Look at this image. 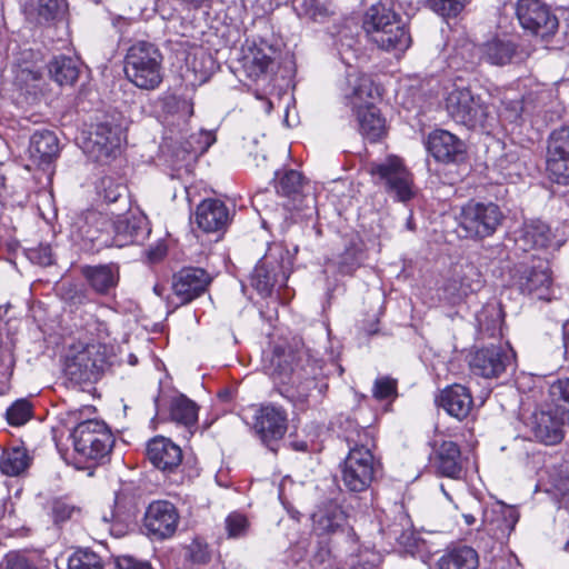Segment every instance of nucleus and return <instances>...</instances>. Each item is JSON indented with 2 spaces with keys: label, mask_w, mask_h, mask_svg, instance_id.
Segmentation results:
<instances>
[{
  "label": "nucleus",
  "mask_w": 569,
  "mask_h": 569,
  "mask_svg": "<svg viewBox=\"0 0 569 569\" xmlns=\"http://www.w3.org/2000/svg\"><path fill=\"white\" fill-rule=\"evenodd\" d=\"M358 120L361 134L368 141H379L386 134V120L371 102H366L363 107L358 106Z\"/></svg>",
  "instance_id": "28"
},
{
  "label": "nucleus",
  "mask_w": 569,
  "mask_h": 569,
  "mask_svg": "<svg viewBox=\"0 0 569 569\" xmlns=\"http://www.w3.org/2000/svg\"><path fill=\"white\" fill-rule=\"evenodd\" d=\"M171 419L188 429L193 427L198 420V406L183 395L172 399L170 405Z\"/></svg>",
  "instance_id": "35"
},
{
  "label": "nucleus",
  "mask_w": 569,
  "mask_h": 569,
  "mask_svg": "<svg viewBox=\"0 0 569 569\" xmlns=\"http://www.w3.org/2000/svg\"><path fill=\"white\" fill-rule=\"evenodd\" d=\"M369 172L383 180L388 193L400 202L411 200L417 193L412 173L397 156H389L383 162L371 164Z\"/></svg>",
  "instance_id": "9"
},
{
  "label": "nucleus",
  "mask_w": 569,
  "mask_h": 569,
  "mask_svg": "<svg viewBox=\"0 0 569 569\" xmlns=\"http://www.w3.org/2000/svg\"><path fill=\"white\" fill-rule=\"evenodd\" d=\"M293 8L299 16L315 21L325 19L331 12L328 0H295Z\"/></svg>",
  "instance_id": "39"
},
{
  "label": "nucleus",
  "mask_w": 569,
  "mask_h": 569,
  "mask_svg": "<svg viewBox=\"0 0 569 569\" xmlns=\"http://www.w3.org/2000/svg\"><path fill=\"white\" fill-rule=\"evenodd\" d=\"M280 254L270 250L256 264L250 284L261 295L269 296L274 286H284L288 279L287 270L280 261Z\"/></svg>",
  "instance_id": "14"
},
{
  "label": "nucleus",
  "mask_w": 569,
  "mask_h": 569,
  "mask_svg": "<svg viewBox=\"0 0 569 569\" xmlns=\"http://www.w3.org/2000/svg\"><path fill=\"white\" fill-rule=\"evenodd\" d=\"M303 362L306 359L301 352L276 349L267 372L274 382L287 386L286 392L296 389L297 396L305 399L315 386V381Z\"/></svg>",
  "instance_id": "4"
},
{
  "label": "nucleus",
  "mask_w": 569,
  "mask_h": 569,
  "mask_svg": "<svg viewBox=\"0 0 569 569\" xmlns=\"http://www.w3.org/2000/svg\"><path fill=\"white\" fill-rule=\"evenodd\" d=\"M437 403L446 410L449 416L458 420H463L473 408V398L467 387L455 383L440 392L437 398Z\"/></svg>",
  "instance_id": "23"
},
{
  "label": "nucleus",
  "mask_w": 569,
  "mask_h": 569,
  "mask_svg": "<svg viewBox=\"0 0 569 569\" xmlns=\"http://www.w3.org/2000/svg\"><path fill=\"white\" fill-rule=\"evenodd\" d=\"M273 53L274 51L269 46L248 47L243 56V68L248 76L252 79H257L264 74L273 63Z\"/></svg>",
  "instance_id": "33"
},
{
  "label": "nucleus",
  "mask_w": 569,
  "mask_h": 569,
  "mask_svg": "<svg viewBox=\"0 0 569 569\" xmlns=\"http://www.w3.org/2000/svg\"><path fill=\"white\" fill-rule=\"evenodd\" d=\"M41 250L43 251V257L41 258L40 262L42 264H51L52 263V257H51L50 248L49 247H43Z\"/></svg>",
  "instance_id": "64"
},
{
  "label": "nucleus",
  "mask_w": 569,
  "mask_h": 569,
  "mask_svg": "<svg viewBox=\"0 0 569 569\" xmlns=\"http://www.w3.org/2000/svg\"><path fill=\"white\" fill-rule=\"evenodd\" d=\"M503 106H505L506 117L510 121L518 120L523 111V104H522L521 100H511L508 102L503 101Z\"/></svg>",
  "instance_id": "61"
},
{
  "label": "nucleus",
  "mask_w": 569,
  "mask_h": 569,
  "mask_svg": "<svg viewBox=\"0 0 569 569\" xmlns=\"http://www.w3.org/2000/svg\"><path fill=\"white\" fill-rule=\"evenodd\" d=\"M352 452H353V449L351 448L349 450V455H348L347 459L341 465L342 480H343L346 487L350 491L356 490V469L353 468V465H352V459H351Z\"/></svg>",
  "instance_id": "58"
},
{
  "label": "nucleus",
  "mask_w": 569,
  "mask_h": 569,
  "mask_svg": "<svg viewBox=\"0 0 569 569\" xmlns=\"http://www.w3.org/2000/svg\"><path fill=\"white\" fill-rule=\"evenodd\" d=\"M516 16L520 26L532 36L547 40L558 30V19L540 0H518Z\"/></svg>",
  "instance_id": "10"
},
{
  "label": "nucleus",
  "mask_w": 569,
  "mask_h": 569,
  "mask_svg": "<svg viewBox=\"0 0 569 569\" xmlns=\"http://www.w3.org/2000/svg\"><path fill=\"white\" fill-rule=\"evenodd\" d=\"M513 359L515 352L508 345H491L475 350L470 356L469 366L476 376L497 379L512 365Z\"/></svg>",
  "instance_id": "11"
},
{
  "label": "nucleus",
  "mask_w": 569,
  "mask_h": 569,
  "mask_svg": "<svg viewBox=\"0 0 569 569\" xmlns=\"http://www.w3.org/2000/svg\"><path fill=\"white\" fill-rule=\"evenodd\" d=\"M519 520L518 511L510 506L497 502L483 511L482 526L490 533H510Z\"/></svg>",
  "instance_id": "25"
},
{
  "label": "nucleus",
  "mask_w": 569,
  "mask_h": 569,
  "mask_svg": "<svg viewBox=\"0 0 569 569\" xmlns=\"http://www.w3.org/2000/svg\"><path fill=\"white\" fill-rule=\"evenodd\" d=\"M549 396L553 402L552 409L569 411V379H558L549 388Z\"/></svg>",
  "instance_id": "45"
},
{
  "label": "nucleus",
  "mask_w": 569,
  "mask_h": 569,
  "mask_svg": "<svg viewBox=\"0 0 569 569\" xmlns=\"http://www.w3.org/2000/svg\"><path fill=\"white\" fill-rule=\"evenodd\" d=\"M516 54V44L509 39L495 38L481 47V59L493 66L510 63Z\"/></svg>",
  "instance_id": "32"
},
{
  "label": "nucleus",
  "mask_w": 569,
  "mask_h": 569,
  "mask_svg": "<svg viewBox=\"0 0 569 569\" xmlns=\"http://www.w3.org/2000/svg\"><path fill=\"white\" fill-rule=\"evenodd\" d=\"M375 448L373 440L371 439L370 447H358V483L361 485V490L367 489L382 475V465L372 451Z\"/></svg>",
  "instance_id": "29"
},
{
  "label": "nucleus",
  "mask_w": 569,
  "mask_h": 569,
  "mask_svg": "<svg viewBox=\"0 0 569 569\" xmlns=\"http://www.w3.org/2000/svg\"><path fill=\"white\" fill-rule=\"evenodd\" d=\"M278 182L277 192L282 196H291L300 191L302 186V176L293 169L284 170L276 173Z\"/></svg>",
  "instance_id": "43"
},
{
  "label": "nucleus",
  "mask_w": 569,
  "mask_h": 569,
  "mask_svg": "<svg viewBox=\"0 0 569 569\" xmlns=\"http://www.w3.org/2000/svg\"><path fill=\"white\" fill-rule=\"evenodd\" d=\"M547 171L556 183L569 184V157L547 156Z\"/></svg>",
  "instance_id": "42"
},
{
  "label": "nucleus",
  "mask_w": 569,
  "mask_h": 569,
  "mask_svg": "<svg viewBox=\"0 0 569 569\" xmlns=\"http://www.w3.org/2000/svg\"><path fill=\"white\" fill-rule=\"evenodd\" d=\"M61 296L64 301L73 306L83 305L87 301V292L84 289L76 284H68L61 287Z\"/></svg>",
  "instance_id": "57"
},
{
  "label": "nucleus",
  "mask_w": 569,
  "mask_h": 569,
  "mask_svg": "<svg viewBox=\"0 0 569 569\" xmlns=\"http://www.w3.org/2000/svg\"><path fill=\"white\" fill-rule=\"evenodd\" d=\"M122 142V130L117 124L98 123L82 142L83 152L93 161L107 162L116 156Z\"/></svg>",
  "instance_id": "12"
},
{
  "label": "nucleus",
  "mask_w": 569,
  "mask_h": 569,
  "mask_svg": "<svg viewBox=\"0 0 569 569\" xmlns=\"http://www.w3.org/2000/svg\"><path fill=\"white\" fill-rule=\"evenodd\" d=\"M106 365L103 347L98 343L78 342L70 347L64 361V372L76 383L91 381Z\"/></svg>",
  "instance_id": "8"
},
{
  "label": "nucleus",
  "mask_w": 569,
  "mask_h": 569,
  "mask_svg": "<svg viewBox=\"0 0 569 569\" xmlns=\"http://www.w3.org/2000/svg\"><path fill=\"white\" fill-rule=\"evenodd\" d=\"M362 29L370 41L387 51H405L411 44L410 33L401 18L381 2L371 4L365 12Z\"/></svg>",
  "instance_id": "2"
},
{
  "label": "nucleus",
  "mask_w": 569,
  "mask_h": 569,
  "mask_svg": "<svg viewBox=\"0 0 569 569\" xmlns=\"http://www.w3.org/2000/svg\"><path fill=\"white\" fill-rule=\"evenodd\" d=\"M116 567L117 569H152L147 561H140L130 556L118 557Z\"/></svg>",
  "instance_id": "60"
},
{
  "label": "nucleus",
  "mask_w": 569,
  "mask_h": 569,
  "mask_svg": "<svg viewBox=\"0 0 569 569\" xmlns=\"http://www.w3.org/2000/svg\"><path fill=\"white\" fill-rule=\"evenodd\" d=\"M68 569H104V565L96 552L79 549L69 557Z\"/></svg>",
  "instance_id": "40"
},
{
  "label": "nucleus",
  "mask_w": 569,
  "mask_h": 569,
  "mask_svg": "<svg viewBox=\"0 0 569 569\" xmlns=\"http://www.w3.org/2000/svg\"><path fill=\"white\" fill-rule=\"evenodd\" d=\"M467 0H429L430 8L442 17H456L465 8Z\"/></svg>",
  "instance_id": "48"
},
{
  "label": "nucleus",
  "mask_w": 569,
  "mask_h": 569,
  "mask_svg": "<svg viewBox=\"0 0 569 569\" xmlns=\"http://www.w3.org/2000/svg\"><path fill=\"white\" fill-rule=\"evenodd\" d=\"M229 221V209L219 199H204L197 207L196 223L207 233L223 231Z\"/></svg>",
  "instance_id": "21"
},
{
  "label": "nucleus",
  "mask_w": 569,
  "mask_h": 569,
  "mask_svg": "<svg viewBox=\"0 0 569 569\" xmlns=\"http://www.w3.org/2000/svg\"><path fill=\"white\" fill-rule=\"evenodd\" d=\"M478 566V553L468 546L449 549L438 560V569H477Z\"/></svg>",
  "instance_id": "31"
},
{
  "label": "nucleus",
  "mask_w": 569,
  "mask_h": 569,
  "mask_svg": "<svg viewBox=\"0 0 569 569\" xmlns=\"http://www.w3.org/2000/svg\"><path fill=\"white\" fill-rule=\"evenodd\" d=\"M212 278L202 268H183L172 278L173 298L169 301L174 307L187 305L207 290Z\"/></svg>",
  "instance_id": "13"
},
{
  "label": "nucleus",
  "mask_w": 569,
  "mask_h": 569,
  "mask_svg": "<svg viewBox=\"0 0 569 569\" xmlns=\"http://www.w3.org/2000/svg\"><path fill=\"white\" fill-rule=\"evenodd\" d=\"M79 511L76 506L63 499H56L51 503V513L53 521L60 523L71 519L74 512Z\"/></svg>",
  "instance_id": "53"
},
{
  "label": "nucleus",
  "mask_w": 569,
  "mask_h": 569,
  "mask_svg": "<svg viewBox=\"0 0 569 569\" xmlns=\"http://www.w3.org/2000/svg\"><path fill=\"white\" fill-rule=\"evenodd\" d=\"M124 73L130 82L143 90H153L163 79L162 54L146 41L133 43L124 58Z\"/></svg>",
  "instance_id": "3"
},
{
  "label": "nucleus",
  "mask_w": 569,
  "mask_h": 569,
  "mask_svg": "<svg viewBox=\"0 0 569 569\" xmlns=\"http://www.w3.org/2000/svg\"><path fill=\"white\" fill-rule=\"evenodd\" d=\"M254 430L267 445L282 438L287 431L286 412L274 406L262 407L256 416Z\"/></svg>",
  "instance_id": "22"
},
{
  "label": "nucleus",
  "mask_w": 569,
  "mask_h": 569,
  "mask_svg": "<svg viewBox=\"0 0 569 569\" xmlns=\"http://www.w3.org/2000/svg\"><path fill=\"white\" fill-rule=\"evenodd\" d=\"M200 137L203 139L204 144L200 147L199 151L200 153H203L214 142V137L208 131L201 132Z\"/></svg>",
  "instance_id": "62"
},
{
  "label": "nucleus",
  "mask_w": 569,
  "mask_h": 569,
  "mask_svg": "<svg viewBox=\"0 0 569 569\" xmlns=\"http://www.w3.org/2000/svg\"><path fill=\"white\" fill-rule=\"evenodd\" d=\"M565 423H569V411L550 408L533 412L530 429L538 441L553 446L563 439Z\"/></svg>",
  "instance_id": "15"
},
{
  "label": "nucleus",
  "mask_w": 569,
  "mask_h": 569,
  "mask_svg": "<svg viewBox=\"0 0 569 569\" xmlns=\"http://www.w3.org/2000/svg\"><path fill=\"white\" fill-rule=\"evenodd\" d=\"M447 110L459 123L487 129L495 120L488 102L470 88H455L447 97Z\"/></svg>",
  "instance_id": "5"
},
{
  "label": "nucleus",
  "mask_w": 569,
  "mask_h": 569,
  "mask_svg": "<svg viewBox=\"0 0 569 569\" xmlns=\"http://www.w3.org/2000/svg\"><path fill=\"white\" fill-rule=\"evenodd\" d=\"M149 461L162 472L176 471L182 461V450L171 439L157 436L147 445Z\"/></svg>",
  "instance_id": "19"
},
{
  "label": "nucleus",
  "mask_w": 569,
  "mask_h": 569,
  "mask_svg": "<svg viewBox=\"0 0 569 569\" xmlns=\"http://www.w3.org/2000/svg\"><path fill=\"white\" fill-rule=\"evenodd\" d=\"M179 522L176 507L169 501H153L144 515V528L149 536L156 539H167L173 536Z\"/></svg>",
  "instance_id": "16"
},
{
  "label": "nucleus",
  "mask_w": 569,
  "mask_h": 569,
  "mask_svg": "<svg viewBox=\"0 0 569 569\" xmlns=\"http://www.w3.org/2000/svg\"><path fill=\"white\" fill-rule=\"evenodd\" d=\"M313 530L318 535L329 533L337 530L340 526L338 516L336 513H328L325 511H318L312 516Z\"/></svg>",
  "instance_id": "49"
},
{
  "label": "nucleus",
  "mask_w": 569,
  "mask_h": 569,
  "mask_svg": "<svg viewBox=\"0 0 569 569\" xmlns=\"http://www.w3.org/2000/svg\"><path fill=\"white\" fill-rule=\"evenodd\" d=\"M82 237L100 247H117L141 243L150 230L147 219L142 214L129 212L119 214L114 212L87 211L80 221Z\"/></svg>",
  "instance_id": "1"
},
{
  "label": "nucleus",
  "mask_w": 569,
  "mask_h": 569,
  "mask_svg": "<svg viewBox=\"0 0 569 569\" xmlns=\"http://www.w3.org/2000/svg\"><path fill=\"white\" fill-rule=\"evenodd\" d=\"M459 284L461 286V292L466 297L470 293L477 292L482 287L481 274L479 270L471 263L461 266L459 271H456Z\"/></svg>",
  "instance_id": "41"
},
{
  "label": "nucleus",
  "mask_w": 569,
  "mask_h": 569,
  "mask_svg": "<svg viewBox=\"0 0 569 569\" xmlns=\"http://www.w3.org/2000/svg\"><path fill=\"white\" fill-rule=\"evenodd\" d=\"M48 69L50 77L60 86H71L78 79L77 63L70 57H56L49 63Z\"/></svg>",
  "instance_id": "36"
},
{
  "label": "nucleus",
  "mask_w": 569,
  "mask_h": 569,
  "mask_svg": "<svg viewBox=\"0 0 569 569\" xmlns=\"http://www.w3.org/2000/svg\"><path fill=\"white\" fill-rule=\"evenodd\" d=\"M381 90L378 84L375 83L370 76L358 77V100H363V103L371 102L380 99Z\"/></svg>",
  "instance_id": "47"
},
{
  "label": "nucleus",
  "mask_w": 569,
  "mask_h": 569,
  "mask_svg": "<svg viewBox=\"0 0 569 569\" xmlns=\"http://www.w3.org/2000/svg\"><path fill=\"white\" fill-rule=\"evenodd\" d=\"M372 393L379 400L395 398L397 396V381L389 377L378 378L375 381Z\"/></svg>",
  "instance_id": "52"
},
{
  "label": "nucleus",
  "mask_w": 569,
  "mask_h": 569,
  "mask_svg": "<svg viewBox=\"0 0 569 569\" xmlns=\"http://www.w3.org/2000/svg\"><path fill=\"white\" fill-rule=\"evenodd\" d=\"M436 467L440 475L459 479L461 476V465H460V449L457 443L452 441H443L436 457Z\"/></svg>",
  "instance_id": "30"
},
{
  "label": "nucleus",
  "mask_w": 569,
  "mask_h": 569,
  "mask_svg": "<svg viewBox=\"0 0 569 569\" xmlns=\"http://www.w3.org/2000/svg\"><path fill=\"white\" fill-rule=\"evenodd\" d=\"M547 156L569 157V127H562L552 131L548 141Z\"/></svg>",
  "instance_id": "44"
},
{
  "label": "nucleus",
  "mask_w": 569,
  "mask_h": 569,
  "mask_svg": "<svg viewBox=\"0 0 569 569\" xmlns=\"http://www.w3.org/2000/svg\"><path fill=\"white\" fill-rule=\"evenodd\" d=\"M31 417V405L24 399L17 400L7 410V420L11 426H22Z\"/></svg>",
  "instance_id": "46"
},
{
  "label": "nucleus",
  "mask_w": 569,
  "mask_h": 569,
  "mask_svg": "<svg viewBox=\"0 0 569 569\" xmlns=\"http://www.w3.org/2000/svg\"><path fill=\"white\" fill-rule=\"evenodd\" d=\"M385 535L390 541L393 540L403 547L409 546L413 539V532L410 528H405V526L399 528L398 525L389 526Z\"/></svg>",
  "instance_id": "56"
},
{
  "label": "nucleus",
  "mask_w": 569,
  "mask_h": 569,
  "mask_svg": "<svg viewBox=\"0 0 569 569\" xmlns=\"http://www.w3.org/2000/svg\"><path fill=\"white\" fill-rule=\"evenodd\" d=\"M426 146L428 152L438 162H459L463 160L466 154L465 143L457 136L442 129L430 132Z\"/></svg>",
  "instance_id": "18"
},
{
  "label": "nucleus",
  "mask_w": 569,
  "mask_h": 569,
  "mask_svg": "<svg viewBox=\"0 0 569 569\" xmlns=\"http://www.w3.org/2000/svg\"><path fill=\"white\" fill-rule=\"evenodd\" d=\"M41 78V71L38 68L30 67L29 64L19 66L16 80L21 84H29L30 82L38 81Z\"/></svg>",
  "instance_id": "59"
},
{
  "label": "nucleus",
  "mask_w": 569,
  "mask_h": 569,
  "mask_svg": "<svg viewBox=\"0 0 569 569\" xmlns=\"http://www.w3.org/2000/svg\"><path fill=\"white\" fill-rule=\"evenodd\" d=\"M46 561L37 553L11 551L2 561V569H46Z\"/></svg>",
  "instance_id": "38"
},
{
  "label": "nucleus",
  "mask_w": 569,
  "mask_h": 569,
  "mask_svg": "<svg viewBox=\"0 0 569 569\" xmlns=\"http://www.w3.org/2000/svg\"><path fill=\"white\" fill-rule=\"evenodd\" d=\"M500 208L492 202L469 201L462 206L458 222L463 237L483 239L493 234L502 221Z\"/></svg>",
  "instance_id": "7"
},
{
  "label": "nucleus",
  "mask_w": 569,
  "mask_h": 569,
  "mask_svg": "<svg viewBox=\"0 0 569 569\" xmlns=\"http://www.w3.org/2000/svg\"><path fill=\"white\" fill-rule=\"evenodd\" d=\"M59 140L50 130L36 131L30 138L29 154L39 167H48L59 154Z\"/></svg>",
  "instance_id": "26"
},
{
  "label": "nucleus",
  "mask_w": 569,
  "mask_h": 569,
  "mask_svg": "<svg viewBox=\"0 0 569 569\" xmlns=\"http://www.w3.org/2000/svg\"><path fill=\"white\" fill-rule=\"evenodd\" d=\"M76 452L86 460L99 461L108 456L113 437L107 425L97 419L78 423L72 431Z\"/></svg>",
  "instance_id": "6"
},
{
  "label": "nucleus",
  "mask_w": 569,
  "mask_h": 569,
  "mask_svg": "<svg viewBox=\"0 0 569 569\" xmlns=\"http://www.w3.org/2000/svg\"><path fill=\"white\" fill-rule=\"evenodd\" d=\"M481 330H486L493 336L500 322L499 311L495 307L485 308L477 318Z\"/></svg>",
  "instance_id": "51"
},
{
  "label": "nucleus",
  "mask_w": 569,
  "mask_h": 569,
  "mask_svg": "<svg viewBox=\"0 0 569 569\" xmlns=\"http://www.w3.org/2000/svg\"><path fill=\"white\" fill-rule=\"evenodd\" d=\"M64 8L66 0H28L24 6L27 14L39 23L54 20Z\"/></svg>",
  "instance_id": "34"
},
{
  "label": "nucleus",
  "mask_w": 569,
  "mask_h": 569,
  "mask_svg": "<svg viewBox=\"0 0 569 569\" xmlns=\"http://www.w3.org/2000/svg\"><path fill=\"white\" fill-rule=\"evenodd\" d=\"M101 183L103 188V199L108 203L117 202L120 199H123L124 203L127 202L124 197L127 188L123 184L114 183L110 178L103 179Z\"/></svg>",
  "instance_id": "55"
},
{
  "label": "nucleus",
  "mask_w": 569,
  "mask_h": 569,
  "mask_svg": "<svg viewBox=\"0 0 569 569\" xmlns=\"http://www.w3.org/2000/svg\"><path fill=\"white\" fill-rule=\"evenodd\" d=\"M340 57L346 64V76L338 81L339 104L342 116L353 119L356 114V78L352 61L356 59V52L352 48L351 40L341 39Z\"/></svg>",
  "instance_id": "17"
},
{
  "label": "nucleus",
  "mask_w": 569,
  "mask_h": 569,
  "mask_svg": "<svg viewBox=\"0 0 569 569\" xmlns=\"http://www.w3.org/2000/svg\"><path fill=\"white\" fill-rule=\"evenodd\" d=\"M81 273L90 287L100 295H107L119 282V267L116 264L84 266Z\"/></svg>",
  "instance_id": "27"
},
{
  "label": "nucleus",
  "mask_w": 569,
  "mask_h": 569,
  "mask_svg": "<svg viewBox=\"0 0 569 569\" xmlns=\"http://www.w3.org/2000/svg\"><path fill=\"white\" fill-rule=\"evenodd\" d=\"M248 519L241 513H231L226 519V529L229 538H240L247 533Z\"/></svg>",
  "instance_id": "50"
},
{
  "label": "nucleus",
  "mask_w": 569,
  "mask_h": 569,
  "mask_svg": "<svg viewBox=\"0 0 569 569\" xmlns=\"http://www.w3.org/2000/svg\"><path fill=\"white\" fill-rule=\"evenodd\" d=\"M516 243L523 251H528L548 247L559 248L563 240L558 238L550 226L543 221L530 220L523 224Z\"/></svg>",
  "instance_id": "20"
},
{
  "label": "nucleus",
  "mask_w": 569,
  "mask_h": 569,
  "mask_svg": "<svg viewBox=\"0 0 569 569\" xmlns=\"http://www.w3.org/2000/svg\"><path fill=\"white\" fill-rule=\"evenodd\" d=\"M353 258H355V252H353V251H351V250H348V251H347V258H345V259L341 261V270H342L343 272H350V273H351V272L353 271L352 266H351V264L349 266V263L347 262V260H348V259L353 260Z\"/></svg>",
  "instance_id": "63"
},
{
  "label": "nucleus",
  "mask_w": 569,
  "mask_h": 569,
  "mask_svg": "<svg viewBox=\"0 0 569 569\" xmlns=\"http://www.w3.org/2000/svg\"><path fill=\"white\" fill-rule=\"evenodd\" d=\"M459 282L457 272H455L443 284V297L451 305H457L466 298V295L461 292L462 288Z\"/></svg>",
  "instance_id": "54"
},
{
  "label": "nucleus",
  "mask_w": 569,
  "mask_h": 569,
  "mask_svg": "<svg viewBox=\"0 0 569 569\" xmlns=\"http://www.w3.org/2000/svg\"><path fill=\"white\" fill-rule=\"evenodd\" d=\"M30 462L24 448L13 447L2 452L0 458V470L7 476H18L23 472Z\"/></svg>",
  "instance_id": "37"
},
{
  "label": "nucleus",
  "mask_w": 569,
  "mask_h": 569,
  "mask_svg": "<svg viewBox=\"0 0 569 569\" xmlns=\"http://www.w3.org/2000/svg\"><path fill=\"white\" fill-rule=\"evenodd\" d=\"M551 274L548 263L539 261L537 266L523 271L519 279V288L523 293L540 300H550Z\"/></svg>",
  "instance_id": "24"
}]
</instances>
